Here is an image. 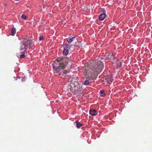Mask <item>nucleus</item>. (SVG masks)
I'll list each match as a JSON object with an SVG mask.
<instances>
[{"mask_svg": "<svg viewBox=\"0 0 152 152\" xmlns=\"http://www.w3.org/2000/svg\"><path fill=\"white\" fill-rule=\"evenodd\" d=\"M79 84H80V85H81V83H80Z\"/></svg>", "mask_w": 152, "mask_h": 152, "instance_id": "nucleus-20", "label": "nucleus"}, {"mask_svg": "<svg viewBox=\"0 0 152 152\" xmlns=\"http://www.w3.org/2000/svg\"><path fill=\"white\" fill-rule=\"evenodd\" d=\"M100 93L101 94H103V96L106 95V94L104 93V91L103 90H100Z\"/></svg>", "mask_w": 152, "mask_h": 152, "instance_id": "nucleus-16", "label": "nucleus"}, {"mask_svg": "<svg viewBox=\"0 0 152 152\" xmlns=\"http://www.w3.org/2000/svg\"><path fill=\"white\" fill-rule=\"evenodd\" d=\"M54 73L59 76H65L67 73V71L63 69L66 66L69 70L72 66V63L69 58H63L59 57L55 60L54 64H53Z\"/></svg>", "mask_w": 152, "mask_h": 152, "instance_id": "nucleus-1", "label": "nucleus"}, {"mask_svg": "<svg viewBox=\"0 0 152 152\" xmlns=\"http://www.w3.org/2000/svg\"><path fill=\"white\" fill-rule=\"evenodd\" d=\"M63 48H66V49H69L71 48H73L72 45L69 43L68 44H64L63 46Z\"/></svg>", "mask_w": 152, "mask_h": 152, "instance_id": "nucleus-10", "label": "nucleus"}, {"mask_svg": "<svg viewBox=\"0 0 152 152\" xmlns=\"http://www.w3.org/2000/svg\"><path fill=\"white\" fill-rule=\"evenodd\" d=\"M104 69L103 62L100 60H96L91 67H84L83 72L85 75H86L88 80H92L96 79L98 75L100 74Z\"/></svg>", "mask_w": 152, "mask_h": 152, "instance_id": "nucleus-2", "label": "nucleus"}, {"mask_svg": "<svg viewBox=\"0 0 152 152\" xmlns=\"http://www.w3.org/2000/svg\"><path fill=\"white\" fill-rule=\"evenodd\" d=\"M90 114L92 116H95L97 115V112L96 110L94 109L93 110H90L89 111Z\"/></svg>", "mask_w": 152, "mask_h": 152, "instance_id": "nucleus-9", "label": "nucleus"}, {"mask_svg": "<svg viewBox=\"0 0 152 152\" xmlns=\"http://www.w3.org/2000/svg\"><path fill=\"white\" fill-rule=\"evenodd\" d=\"M25 57V55L24 54H22L20 55V57H18V58H23Z\"/></svg>", "mask_w": 152, "mask_h": 152, "instance_id": "nucleus-17", "label": "nucleus"}, {"mask_svg": "<svg viewBox=\"0 0 152 152\" xmlns=\"http://www.w3.org/2000/svg\"><path fill=\"white\" fill-rule=\"evenodd\" d=\"M75 41V42L77 41V38L75 37H73L72 38L69 37L67 39V41L69 42V43H71L72 41Z\"/></svg>", "mask_w": 152, "mask_h": 152, "instance_id": "nucleus-7", "label": "nucleus"}, {"mask_svg": "<svg viewBox=\"0 0 152 152\" xmlns=\"http://www.w3.org/2000/svg\"><path fill=\"white\" fill-rule=\"evenodd\" d=\"M21 18H23V20H25L26 19V16L25 15H23L21 16Z\"/></svg>", "mask_w": 152, "mask_h": 152, "instance_id": "nucleus-18", "label": "nucleus"}, {"mask_svg": "<svg viewBox=\"0 0 152 152\" xmlns=\"http://www.w3.org/2000/svg\"><path fill=\"white\" fill-rule=\"evenodd\" d=\"M89 80L87 79L84 81L83 84L85 85H87L89 84Z\"/></svg>", "mask_w": 152, "mask_h": 152, "instance_id": "nucleus-15", "label": "nucleus"}, {"mask_svg": "<svg viewBox=\"0 0 152 152\" xmlns=\"http://www.w3.org/2000/svg\"><path fill=\"white\" fill-rule=\"evenodd\" d=\"M63 55L65 56L67 55L69 53V50L68 49L64 48L62 52Z\"/></svg>", "mask_w": 152, "mask_h": 152, "instance_id": "nucleus-11", "label": "nucleus"}, {"mask_svg": "<svg viewBox=\"0 0 152 152\" xmlns=\"http://www.w3.org/2000/svg\"><path fill=\"white\" fill-rule=\"evenodd\" d=\"M76 124V126L77 128H79L80 126H83V124H81L80 123V122H75Z\"/></svg>", "mask_w": 152, "mask_h": 152, "instance_id": "nucleus-13", "label": "nucleus"}, {"mask_svg": "<svg viewBox=\"0 0 152 152\" xmlns=\"http://www.w3.org/2000/svg\"><path fill=\"white\" fill-rule=\"evenodd\" d=\"M16 32L15 29L13 28L12 29L10 32V34L12 36H14Z\"/></svg>", "mask_w": 152, "mask_h": 152, "instance_id": "nucleus-14", "label": "nucleus"}, {"mask_svg": "<svg viewBox=\"0 0 152 152\" xmlns=\"http://www.w3.org/2000/svg\"><path fill=\"white\" fill-rule=\"evenodd\" d=\"M89 5L87 4H85L82 7V10L83 11H86L88 10Z\"/></svg>", "mask_w": 152, "mask_h": 152, "instance_id": "nucleus-12", "label": "nucleus"}, {"mask_svg": "<svg viewBox=\"0 0 152 152\" xmlns=\"http://www.w3.org/2000/svg\"><path fill=\"white\" fill-rule=\"evenodd\" d=\"M71 81L72 82H73L75 85L77 83L76 80L77 79V77L75 75H73L70 78Z\"/></svg>", "mask_w": 152, "mask_h": 152, "instance_id": "nucleus-4", "label": "nucleus"}, {"mask_svg": "<svg viewBox=\"0 0 152 152\" xmlns=\"http://www.w3.org/2000/svg\"><path fill=\"white\" fill-rule=\"evenodd\" d=\"M106 60H113L114 59V56L113 53H110L107 55L105 57Z\"/></svg>", "mask_w": 152, "mask_h": 152, "instance_id": "nucleus-6", "label": "nucleus"}, {"mask_svg": "<svg viewBox=\"0 0 152 152\" xmlns=\"http://www.w3.org/2000/svg\"><path fill=\"white\" fill-rule=\"evenodd\" d=\"M44 39V37L42 36H40L39 37V40H42Z\"/></svg>", "mask_w": 152, "mask_h": 152, "instance_id": "nucleus-19", "label": "nucleus"}, {"mask_svg": "<svg viewBox=\"0 0 152 152\" xmlns=\"http://www.w3.org/2000/svg\"><path fill=\"white\" fill-rule=\"evenodd\" d=\"M104 79L107 82H112L113 80V79L111 76H108L107 77H104Z\"/></svg>", "mask_w": 152, "mask_h": 152, "instance_id": "nucleus-8", "label": "nucleus"}, {"mask_svg": "<svg viewBox=\"0 0 152 152\" xmlns=\"http://www.w3.org/2000/svg\"><path fill=\"white\" fill-rule=\"evenodd\" d=\"M32 44L31 40L24 39L21 45L20 50L23 52L26 51L27 49L30 48V45Z\"/></svg>", "mask_w": 152, "mask_h": 152, "instance_id": "nucleus-3", "label": "nucleus"}, {"mask_svg": "<svg viewBox=\"0 0 152 152\" xmlns=\"http://www.w3.org/2000/svg\"><path fill=\"white\" fill-rule=\"evenodd\" d=\"M102 11L103 12V13L102 14H101L99 15V20H103L106 18V15L104 14V10L103 9L102 10Z\"/></svg>", "mask_w": 152, "mask_h": 152, "instance_id": "nucleus-5", "label": "nucleus"}]
</instances>
